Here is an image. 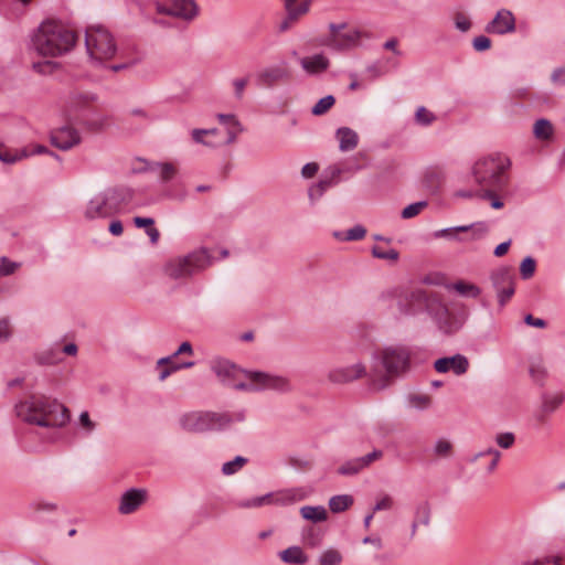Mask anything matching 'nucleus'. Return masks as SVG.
Segmentation results:
<instances>
[{
    "mask_svg": "<svg viewBox=\"0 0 565 565\" xmlns=\"http://www.w3.org/2000/svg\"><path fill=\"white\" fill-rule=\"evenodd\" d=\"M211 371L226 386L244 392L276 391L286 393L291 391L290 381L282 376L260 371H246L223 358L210 361Z\"/></svg>",
    "mask_w": 565,
    "mask_h": 565,
    "instance_id": "obj_1",
    "label": "nucleus"
},
{
    "mask_svg": "<svg viewBox=\"0 0 565 565\" xmlns=\"http://www.w3.org/2000/svg\"><path fill=\"white\" fill-rule=\"evenodd\" d=\"M15 416L23 423L58 429L70 422L67 407L45 395L32 394L14 404Z\"/></svg>",
    "mask_w": 565,
    "mask_h": 565,
    "instance_id": "obj_2",
    "label": "nucleus"
},
{
    "mask_svg": "<svg viewBox=\"0 0 565 565\" xmlns=\"http://www.w3.org/2000/svg\"><path fill=\"white\" fill-rule=\"evenodd\" d=\"M510 158L500 152L490 153L478 159L472 166V178L481 191L504 190L509 182Z\"/></svg>",
    "mask_w": 565,
    "mask_h": 565,
    "instance_id": "obj_3",
    "label": "nucleus"
},
{
    "mask_svg": "<svg viewBox=\"0 0 565 565\" xmlns=\"http://www.w3.org/2000/svg\"><path fill=\"white\" fill-rule=\"evenodd\" d=\"M246 418L245 411L235 413H215L209 411H191L178 418L179 427L188 433L204 434L209 431L225 430L235 423Z\"/></svg>",
    "mask_w": 565,
    "mask_h": 565,
    "instance_id": "obj_4",
    "label": "nucleus"
},
{
    "mask_svg": "<svg viewBox=\"0 0 565 565\" xmlns=\"http://www.w3.org/2000/svg\"><path fill=\"white\" fill-rule=\"evenodd\" d=\"M75 42V33L54 21L43 22L32 39L34 50L43 56L62 55L68 52Z\"/></svg>",
    "mask_w": 565,
    "mask_h": 565,
    "instance_id": "obj_5",
    "label": "nucleus"
},
{
    "mask_svg": "<svg viewBox=\"0 0 565 565\" xmlns=\"http://www.w3.org/2000/svg\"><path fill=\"white\" fill-rule=\"evenodd\" d=\"M129 193L124 189L108 188L95 193L85 204L86 220L108 218L118 214L128 203Z\"/></svg>",
    "mask_w": 565,
    "mask_h": 565,
    "instance_id": "obj_6",
    "label": "nucleus"
},
{
    "mask_svg": "<svg viewBox=\"0 0 565 565\" xmlns=\"http://www.w3.org/2000/svg\"><path fill=\"white\" fill-rule=\"evenodd\" d=\"M213 264V257L206 248L194 249L186 255L171 258L164 265V274L174 280H185L205 270Z\"/></svg>",
    "mask_w": 565,
    "mask_h": 565,
    "instance_id": "obj_7",
    "label": "nucleus"
},
{
    "mask_svg": "<svg viewBox=\"0 0 565 565\" xmlns=\"http://www.w3.org/2000/svg\"><path fill=\"white\" fill-rule=\"evenodd\" d=\"M373 372H380L381 366L387 379L396 377L411 367V351L407 347L396 344L377 350L372 355Z\"/></svg>",
    "mask_w": 565,
    "mask_h": 565,
    "instance_id": "obj_8",
    "label": "nucleus"
},
{
    "mask_svg": "<svg viewBox=\"0 0 565 565\" xmlns=\"http://www.w3.org/2000/svg\"><path fill=\"white\" fill-rule=\"evenodd\" d=\"M85 46L89 57L103 63L113 58L117 52L111 33L103 25H89L85 31Z\"/></svg>",
    "mask_w": 565,
    "mask_h": 565,
    "instance_id": "obj_9",
    "label": "nucleus"
},
{
    "mask_svg": "<svg viewBox=\"0 0 565 565\" xmlns=\"http://www.w3.org/2000/svg\"><path fill=\"white\" fill-rule=\"evenodd\" d=\"M330 34L326 45L332 51H349L361 44L362 31L356 28L347 29V23H330Z\"/></svg>",
    "mask_w": 565,
    "mask_h": 565,
    "instance_id": "obj_10",
    "label": "nucleus"
},
{
    "mask_svg": "<svg viewBox=\"0 0 565 565\" xmlns=\"http://www.w3.org/2000/svg\"><path fill=\"white\" fill-rule=\"evenodd\" d=\"M366 375V364L359 360L351 364H340L331 367L327 377L333 384H348L364 379Z\"/></svg>",
    "mask_w": 565,
    "mask_h": 565,
    "instance_id": "obj_11",
    "label": "nucleus"
},
{
    "mask_svg": "<svg viewBox=\"0 0 565 565\" xmlns=\"http://www.w3.org/2000/svg\"><path fill=\"white\" fill-rule=\"evenodd\" d=\"M486 233L487 226L483 223H477L441 228L435 231L433 236L435 238H447L450 241L466 242L479 239Z\"/></svg>",
    "mask_w": 565,
    "mask_h": 565,
    "instance_id": "obj_12",
    "label": "nucleus"
},
{
    "mask_svg": "<svg viewBox=\"0 0 565 565\" xmlns=\"http://www.w3.org/2000/svg\"><path fill=\"white\" fill-rule=\"evenodd\" d=\"M469 318V311L462 307L457 311H450L447 309L446 315H441L435 323L438 330L447 335H452L462 329Z\"/></svg>",
    "mask_w": 565,
    "mask_h": 565,
    "instance_id": "obj_13",
    "label": "nucleus"
},
{
    "mask_svg": "<svg viewBox=\"0 0 565 565\" xmlns=\"http://www.w3.org/2000/svg\"><path fill=\"white\" fill-rule=\"evenodd\" d=\"M516 28V20L512 11L499 9L493 19L486 25V31L490 34L505 35L513 33Z\"/></svg>",
    "mask_w": 565,
    "mask_h": 565,
    "instance_id": "obj_14",
    "label": "nucleus"
},
{
    "mask_svg": "<svg viewBox=\"0 0 565 565\" xmlns=\"http://www.w3.org/2000/svg\"><path fill=\"white\" fill-rule=\"evenodd\" d=\"M158 10L184 20H192L199 13V8L194 0H171L169 3L159 4Z\"/></svg>",
    "mask_w": 565,
    "mask_h": 565,
    "instance_id": "obj_15",
    "label": "nucleus"
},
{
    "mask_svg": "<svg viewBox=\"0 0 565 565\" xmlns=\"http://www.w3.org/2000/svg\"><path fill=\"white\" fill-rule=\"evenodd\" d=\"M434 369L438 373L452 372L460 376L467 373L469 369V360L463 354L457 353L452 356H444L434 362Z\"/></svg>",
    "mask_w": 565,
    "mask_h": 565,
    "instance_id": "obj_16",
    "label": "nucleus"
},
{
    "mask_svg": "<svg viewBox=\"0 0 565 565\" xmlns=\"http://www.w3.org/2000/svg\"><path fill=\"white\" fill-rule=\"evenodd\" d=\"M51 142L54 147L67 151L81 142L79 132L72 126H62L51 134Z\"/></svg>",
    "mask_w": 565,
    "mask_h": 565,
    "instance_id": "obj_17",
    "label": "nucleus"
},
{
    "mask_svg": "<svg viewBox=\"0 0 565 565\" xmlns=\"http://www.w3.org/2000/svg\"><path fill=\"white\" fill-rule=\"evenodd\" d=\"M147 490L139 488H130L126 490L118 504V512L127 515L137 511L147 500Z\"/></svg>",
    "mask_w": 565,
    "mask_h": 565,
    "instance_id": "obj_18",
    "label": "nucleus"
},
{
    "mask_svg": "<svg viewBox=\"0 0 565 565\" xmlns=\"http://www.w3.org/2000/svg\"><path fill=\"white\" fill-rule=\"evenodd\" d=\"M193 361L177 363L174 362V355H168L160 358L156 363V370L158 371V380L160 382L166 381L172 373H175L182 369H190L194 366Z\"/></svg>",
    "mask_w": 565,
    "mask_h": 565,
    "instance_id": "obj_19",
    "label": "nucleus"
},
{
    "mask_svg": "<svg viewBox=\"0 0 565 565\" xmlns=\"http://www.w3.org/2000/svg\"><path fill=\"white\" fill-rule=\"evenodd\" d=\"M565 401V393L562 390L545 391L540 396V412L542 415H550L556 412Z\"/></svg>",
    "mask_w": 565,
    "mask_h": 565,
    "instance_id": "obj_20",
    "label": "nucleus"
},
{
    "mask_svg": "<svg viewBox=\"0 0 565 565\" xmlns=\"http://www.w3.org/2000/svg\"><path fill=\"white\" fill-rule=\"evenodd\" d=\"M268 498V505H288L301 501L305 493L301 489H284L276 492L266 493Z\"/></svg>",
    "mask_w": 565,
    "mask_h": 565,
    "instance_id": "obj_21",
    "label": "nucleus"
},
{
    "mask_svg": "<svg viewBox=\"0 0 565 565\" xmlns=\"http://www.w3.org/2000/svg\"><path fill=\"white\" fill-rule=\"evenodd\" d=\"M299 62L302 70L310 75L320 74L330 65L329 58L322 53L302 57Z\"/></svg>",
    "mask_w": 565,
    "mask_h": 565,
    "instance_id": "obj_22",
    "label": "nucleus"
},
{
    "mask_svg": "<svg viewBox=\"0 0 565 565\" xmlns=\"http://www.w3.org/2000/svg\"><path fill=\"white\" fill-rule=\"evenodd\" d=\"M335 137L339 141V149L341 152L352 151L359 145L358 132L349 127L338 128L335 131Z\"/></svg>",
    "mask_w": 565,
    "mask_h": 565,
    "instance_id": "obj_23",
    "label": "nucleus"
},
{
    "mask_svg": "<svg viewBox=\"0 0 565 565\" xmlns=\"http://www.w3.org/2000/svg\"><path fill=\"white\" fill-rule=\"evenodd\" d=\"M280 559L286 564L303 565L309 557L300 546L294 545L278 553Z\"/></svg>",
    "mask_w": 565,
    "mask_h": 565,
    "instance_id": "obj_24",
    "label": "nucleus"
},
{
    "mask_svg": "<svg viewBox=\"0 0 565 565\" xmlns=\"http://www.w3.org/2000/svg\"><path fill=\"white\" fill-rule=\"evenodd\" d=\"M425 309L433 320L436 321L441 315L447 313L448 306L439 294L430 292Z\"/></svg>",
    "mask_w": 565,
    "mask_h": 565,
    "instance_id": "obj_25",
    "label": "nucleus"
},
{
    "mask_svg": "<svg viewBox=\"0 0 565 565\" xmlns=\"http://www.w3.org/2000/svg\"><path fill=\"white\" fill-rule=\"evenodd\" d=\"M448 290H454L461 297L476 299L481 295V289L469 281L458 280L452 284L447 285Z\"/></svg>",
    "mask_w": 565,
    "mask_h": 565,
    "instance_id": "obj_26",
    "label": "nucleus"
},
{
    "mask_svg": "<svg viewBox=\"0 0 565 565\" xmlns=\"http://www.w3.org/2000/svg\"><path fill=\"white\" fill-rule=\"evenodd\" d=\"M35 360L42 365H54L62 361L61 351L57 345L49 347L35 354Z\"/></svg>",
    "mask_w": 565,
    "mask_h": 565,
    "instance_id": "obj_27",
    "label": "nucleus"
},
{
    "mask_svg": "<svg viewBox=\"0 0 565 565\" xmlns=\"http://www.w3.org/2000/svg\"><path fill=\"white\" fill-rule=\"evenodd\" d=\"M148 169L156 172L162 182H169L177 174V167L171 162H152Z\"/></svg>",
    "mask_w": 565,
    "mask_h": 565,
    "instance_id": "obj_28",
    "label": "nucleus"
},
{
    "mask_svg": "<svg viewBox=\"0 0 565 565\" xmlns=\"http://www.w3.org/2000/svg\"><path fill=\"white\" fill-rule=\"evenodd\" d=\"M300 514L305 520L313 523L323 522L328 518V513L322 505H305L300 508Z\"/></svg>",
    "mask_w": 565,
    "mask_h": 565,
    "instance_id": "obj_29",
    "label": "nucleus"
},
{
    "mask_svg": "<svg viewBox=\"0 0 565 565\" xmlns=\"http://www.w3.org/2000/svg\"><path fill=\"white\" fill-rule=\"evenodd\" d=\"M491 282L495 290L513 285V276L509 268L501 267L491 274Z\"/></svg>",
    "mask_w": 565,
    "mask_h": 565,
    "instance_id": "obj_30",
    "label": "nucleus"
},
{
    "mask_svg": "<svg viewBox=\"0 0 565 565\" xmlns=\"http://www.w3.org/2000/svg\"><path fill=\"white\" fill-rule=\"evenodd\" d=\"M533 135L537 140H550L554 135V127L548 119L540 118L533 125Z\"/></svg>",
    "mask_w": 565,
    "mask_h": 565,
    "instance_id": "obj_31",
    "label": "nucleus"
},
{
    "mask_svg": "<svg viewBox=\"0 0 565 565\" xmlns=\"http://www.w3.org/2000/svg\"><path fill=\"white\" fill-rule=\"evenodd\" d=\"M333 178L321 179L317 183H313L308 190V196L311 204H315L318 200H320L326 191L333 186Z\"/></svg>",
    "mask_w": 565,
    "mask_h": 565,
    "instance_id": "obj_32",
    "label": "nucleus"
},
{
    "mask_svg": "<svg viewBox=\"0 0 565 565\" xmlns=\"http://www.w3.org/2000/svg\"><path fill=\"white\" fill-rule=\"evenodd\" d=\"M529 373L533 382L543 386L550 375L547 366L542 360L533 361L530 364Z\"/></svg>",
    "mask_w": 565,
    "mask_h": 565,
    "instance_id": "obj_33",
    "label": "nucleus"
},
{
    "mask_svg": "<svg viewBox=\"0 0 565 565\" xmlns=\"http://www.w3.org/2000/svg\"><path fill=\"white\" fill-rule=\"evenodd\" d=\"M289 19L297 20L300 15L308 12L310 7L309 0H284Z\"/></svg>",
    "mask_w": 565,
    "mask_h": 565,
    "instance_id": "obj_34",
    "label": "nucleus"
},
{
    "mask_svg": "<svg viewBox=\"0 0 565 565\" xmlns=\"http://www.w3.org/2000/svg\"><path fill=\"white\" fill-rule=\"evenodd\" d=\"M288 76V73L285 68L281 67H273L265 70L259 75V82L262 85L271 86L274 83L281 81Z\"/></svg>",
    "mask_w": 565,
    "mask_h": 565,
    "instance_id": "obj_35",
    "label": "nucleus"
},
{
    "mask_svg": "<svg viewBox=\"0 0 565 565\" xmlns=\"http://www.w3.org/2000/svg\"><path fill=\"white\" fill-rule=\"evenodd\" d=\"M96 422H94L90 418L89 413L87 411H84L79 414L78 419L76 422V427L82 436H90L96 429Z\"/></svg>",
    "mask_w": 565,
    "mask_h": 565,
    "instance_id": "obj_36",
    "label": "nucleus"
},
{
    "mask_svg": "<svg viewBox=\"0 0 565 565\" xmlns=\"http://www.w3.org/2000/svg\"><path fill=\"white\" fill-rule=\"evenodd\" d=\"M353 497L350 494L333 495L329 500V508L333 513H340L353 504Z\"/></svg>",
    "mask_w": 565,
    "mask_h": 565,
    "instance_id": "obj_37",
    "label": "nucleus"
},
{
    "mask_svg": "<svg viewBox=\"0 0 565 565\" xmlns=\"http://www.w3.org/2000/svg\"><path fill=\"white\" fill-rule=\"evenodd\" d=\"M364 469L361 465L359 457L349 459L339 466L337 472L340 476L353 477L362 472Z\"/></svg>",
    "mask_w": 565,
    "mask_h": 565,
    "instance_id": "obj_38",
    "label": "nucleus"
},
{
    "mask_svg": "<svg viewBox=\"0 0 565 565\" xmlns=\"http://www.w3.org/2000/svg\"><path fill=\"white\" fill-rule=\"evenodd\" d=\"M342 561V554L333 547L322 551L317 559L319 565H340Z\"/></svg>",
    "mask_w": 565,
    "mask_h": 565,
    "instance_id": "obj_39",
    "label": "nucleus"
},
{
    "mask_svg": "<svg viewBox=\"0 0 565 565\" xmlns=\"http://www.w3.org/2000/svg\"><path fill=\"white\" fill-rule=\"evenodd\" d=\"M96 97L87 93H74L68 98V107L71 110H79L94 102Z\"/></svg>",
    "mask_w": 565,
    "mask_h": 565,
    "instance_id": "obj_40",
    "label": "nucleus"
},
{
    "mask_svg": "<svg viewBox=\"0 0 565 565\" xmlns=\"http://www.w3.org/2000/svg\"><path fill=\"white\" fill-rule=\"evenodd\" d=\"M24 158H28L25 150L10 151L0 143V161L7 164H13Z\"/></svg>",
    "mask_w": 565,
    "mask_h": 565,
    "instance_id": "obj_41",
    "label": "nucleus"
},
{
    "mask_svg": "<svg viewBox=\"0 0 565 565\" xmlns=\"http://www.w3.org/2000/svg\"><path fill=\"white\" fill-rule=\"evenodd\" d=\"M246 462L247 459L245 457L236 456L233 460L223 463L222 472L225 476H232L239 471Z\"/></svg>",
    "mask_w": 565,
    "mask_h": 565,
    "instance_id": "obj_42",
    "label": "nucleus"
},
{
    "mask_svg": "<svg viewBox=\"0 0 565 565\" xmlns=\"http://www.w3.org/2000/svg\"><path fill=\"white\" fill-rule=\"evenodd\" d=\"M190 136L193 142H202L201 137H211L212 139L221 140L220 130L217 128H194L190 131Z\"/></svg>",
    "mask_w": 565,
    "mask_h": 565,
    "instance_id": "obj_43",
    "label": "nucleus"
},
{
    "mask_svg": "<svg viewBox=\"0 0 565 565\" xmlns=\"http://www.w3.org/2000/svg\"><path fill=\"white\" fill-rule=\"evenodd\" d=\"M452 20L455 28L462 33L468 32L472 26L469 15L462 11L455 12Z\"/></svg>",
    "mask_w": 565,
    "mask_h": 565,
    "instance_id": "obj_44",
    "label": "nucleus"
},
{
    "mask_svg": "<svg viewBox=\"0 0 565 565\" xmlns=\"http://www.w3.org/2000/svg\"><path fill=\"white\" fill-rule=\"evenodd\" d=\"M428 205L427 201H418L412 203L403 209L401 216L404 220H409L417 216L426 206Z\"/></svg>",
    "mask_w": 565,
    "mask_h": 565,
    "instance_id": "obj_45",
    "label": "nucleus"
},
{
    "mask_svg": "<svg viewBox=\"0 0 565 565\" xmlns=\"http://www.w3.org/2000/svg\"><path fill=\"white\" fill-rule=\"evenodd\" d=\"M334 102L335 99L332 95H327L318 100L312 107L311 113L316 116L323 115L334 105Z\"/></svg>",
    "mask_w": 565,
    "mask_h": 565,
    "instance_id": "obj_46",
    "label": "nucleus"
},
{
    "mask_svg": "<svg viewBox=\"0 0 565 565\" xmlns=\"http://www.w3.org/2000/svg\"><path fill=\"white\" fill-rule=\"evenodd\" d=\"M21 264L18 262L10 260L8 257H0V276H10L14 274Z\"/></svg>",
    "mask_w": 565,
    "mask_h": 565,
    "instance_id": "obj_47",
    "label": "nucleus"
},
{
    "mask_svg": "<svg viewBox=\"0 0 565 565\" xmlns=\"http://www.w3.org/2000/svg\"><path fill=\"white\" fill-rule=\"evenodd\" d=\"M435 119V115L423 106L415 113V120L420 126H429Z\"/></svg>",
    "mask_w": 565,
    "mask_h": 565,
    "instance_id": "obj_48",
    "label": "nucleus"
},
{
    "mask_svg": "<svg viewBox=\"0 0 565 565\" xmlns=\"http://www.w3.org/2000/svg\"><path fill=\"white\" fill-rule=\"evenodd\" d=\"M452 446L450 441L445 438H440L435 441L433 446V451L438 457H448L451 454Z\"/></svg>",
    "mask_w": 565,
    "mask_h": 565,
    "instance_id": "obj_49",
    "label": "nucleus"
},
{
    "mask_svg": "<svg viewBox=\"0 0 565 565\" xmlns=\"http://www.w3.org/2000/svg\"><path fill=\"white\" fill-rule=\"evenodd\" d=\"M372 255L379 259L395 262L398 259V252L395 248L383 249L379 246L372 248Z\"/></svg>",
    "mask_w": 565,
    "mask_h": 565,
    "instance_id": "obj_50",
    "label": "nucleus"
},
{
    "mask_svg": "<svg viewBox=\"0 0 565 565\" xmlns=\"http://www.w3.org/2000/svg\"><path fill=\"white\" fill-rule=\"evenodd\" d=\"M268 498L269 497L267 494H264L250 499H245L238 502V507L244 509H252L268 505Z\"/></svg>",
    "mask_w": 565,
    "mask_h": 565,
    "instance_id": "obj_51",
    "label": "nucleus"
},
{
    "mask_svg": "<svg viewBox=\"0 0 565 565\" xmlns=\"http://www.w3.org/2000/svg\"><path fill=\"white\" fill-rule=\"evenodd\" d=\"M535 267H536L535 260L531 256L525 257L522 260L521 266H520V274H521L522 278L523 279L531 278L534 275Z\"/></svg>",
    "mask_w": 565,
    "mask_h": 565,
    "instance_id": "obj_52",
    "label": "nucleus"
},
{
    "mask_svg": "<svg viewBox=\"0 0 565 565\" xmlns=\"http://www.w3.org/2000/svg\"><path fill=\"white\" fill-rule=\"evenodd\" d=\"M500 191L501 190H492V189L483 190V191H481L480 196L482 199L490 200L491 207L494 210H499V209H502L504 205L503 202L497 195V193Z\"/></svg>",
    "mask_w": 565,
    "mask_h": 565,
    "instance_id": "obj_53",
    "label": "nucleus"
},
{
    "mask_svg": "<svg viewBox=\"0 0 565 565\" xmlns=\"http://www.w3.org/2000/svg\"><path fill=\"white\" fill-rule=\"evenodd\" d=\"M415 520L424 525H428L430 520V509L429 505L424 502L416 507L415 509Z\"/></svg>",
    "mask_w": 565,
    "mask_h": 565,
    "instance_id": "obj_54",
    "label": "nucleus"
},
{
    "mask_svg": "<svg viewBox=\"0 0 565 565\" xmlns=\"http://www.w3.org/2000/svg\"><path fill=\"white\" fill-rule=\"evenodd\" d=\"M515 437L512 433H499L495 435V443L503 449H509L514 445Z\"/></svg>",
    "mask_w": 565,
    "mask_h": 565,
    "instance_id": "obj_55",
    "label": "nucleus"
},
{
    "mask_svg": "<svg viewBox=\"0 0 565 565\" xmlns=\"http://www.w3.org/2000/svg\"><path fill=\"white\" fill-rule=\"evenodd\" d=\"M366 235V228L361 225V224H358V225H354L353 227L349 228L347 232H345V239L347 241H360L362 238H364V236Z\"/></svg>",
    "mask_w": 565,
    "mask_h": 565,
    "instance_id": "obj_56",
    "label": "nucleus"
},
{
    "mask_svg": "<svg viewBox=\"0 0 565 565\" xmlns=\"http://www.w3.org/2000/svg\"><path fill=\"white\" fill-rule=\"evenodd\" d=\"M393 503L394 502H393V499H392L391 495L383 494L382 497H380L376 500L372 511H373V513H376V512H380V511L391 510L392 507H393Z\"/></svg>",
    "mask_w": 565,
    "mask_h": 565,
    "instance_id": "obj_57",
    "label": "nucleus"
},
{
    "mask_svg": "<svg viewBox=\"0 0 565 565\" xmlns=\"http://www.w3.org/2000/svg\"><path fill=\"white\" fill-rule=\"evenodd\" d=\"M383 451L380 450V449H374L373 451L362 456V457H359L360 461H361V465L363 467V469H367L374 461L381 459L383 457Z\"/></svg>",
    "mask_w": 565,
    "mask_h": 565,
    "instance_id": "obj_58",
    "label": "nucleus"
},
{
    "mask_svg": "<svg viewBox=\"0 0 565 565\" xmlns=\"http://www.w3.org/2000/svg\"><path fill=\"white\" fill-rule=\"evenodd\" d=\"M383 451L380 450V449H374L373 451L362 456V457H359L360 461H361V465L363 467V469H367L374 461L381 459L383 457Z\"/></svg>",
    "mask_w": 565,
    "mask_h": 565,
    "instance_id": "obj_59",
    "label": "nucleus"
},
{
    "mask_svg": "<svg viewBox=\"0 0 565 565\" xmlns=\"http://www.w3.org/2000/svg\"><path fill=\"white\" fill-rule=\"evenodd\" d=\"M247 84H248V77H238V78H234L232 81L234 96L236 99L243 98Z\"/></svg>",
    "mask_w": 565,
    "mask_h": 565,
    "instance_id": "obj_60",
    "label": "nucleus"
},
{
    "mask_svg": "<svg viewBox=\"0 0 565 565\" xmlns=\"http://www.w3.org/2000/svg\"><path fill=\"white\" fill-rule=\"evenodd\" d=\"M472 47L477 52H484L491 47V40L486 35H478L472 40Z\"/></svg>",
    "mask_w": 565,
    "mask_h": 565,
    "instance_id": "obj_61",
    "label": "nucleus"
},
{
    "mask_svg": "<svg viewBox=\"0 0 565 565\" xmlns=\"http://www.w3.org/2000/svg\"><path fill=\"white\" fill-rule=\"evenodd\" d=\"M430 292H427L423 288H416L409 292V299L418 305H426Z\"/></svg>",
    "mask_w": 565,
    "mask_h": 565,
    "instance_id": "obj_62",
    "label": "nucleus"
},
{
    "mask_svg": "<svg viewBox=\"0 0 565 565\" xmlns=\"http://www.w3.org/2000/svg\"><path fill=\"white\" fill-rule=\"evenodd\" d=\"M409 404L416 409H426L430 405V398L426 395H414L411 396Z\"/></svg>",
    "mask_w": 565,
    "mask_h": 565,
    "instance_id": "obj_63",
    "label": "nucleus"
},
{
    "mask_svg": "<svg viewBox=\"0 0 565 565\" xmlns=\"http://www.w3.org/2000/svg\"><path fill=\"white\" fill-rule=\"evenodd\" d=\"M551 82L555 86H565V64L553 70Z\"/></svg>",
    "mask_w": 565,
    "mask_h": 565,
    "instance_id": "obj_64",
    "label": "nucleus"
}]
</instances>
